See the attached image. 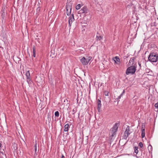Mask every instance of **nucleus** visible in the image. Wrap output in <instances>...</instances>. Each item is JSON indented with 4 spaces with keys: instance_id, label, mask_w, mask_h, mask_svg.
<instances>
[{
    "instance_id": "obj_1",
    "label": "nucleus",
    "mask_w": 158,
    "mask_h": 158,
    "mask_svg": "<svg viewBox=\"0 0 158 158\" xmlns=\"http://www.w3.org/2000/svg\"><path fill=\"white\" fill-rule=\"evenodd\" d=\"M148 59L151 62H156L157 60V56L154 53H151L150 54Z\"/></svg>"
},
{
    "instance_id": "obj_2",
    "label": "nucleus",
    "mask_w": 158,
    "mask_h": 158,
    "mask_svg": "<svg viewBox=\"0 0 158 158\" xmlns=\"http://www.w3.org/2000/svg\"><path fill=\"white\" fill-rule=\"evenodd\" d=\"M136 69V67L134 65L128 67L126 70V74L127 75H128L130 73L133 74L135 71Z\"/></svg>"
},
{
    "instance_id": "obj_3",
    "label": "nucleus",
    "mask_w": 158,
    "mask_h": 158,
    "mask_svg": "<svg viewBox=\"0 0 158 158\" xmlns=\"http://www.w3.org/2000/svg\"><path fill=\"white\" fill-rule=\"evenodd\" d=\"M92 57L90 56L87 57L85 58L83 57L81 60V61L83 65H86L91 59Z\"/></svg>"
},
{
    "instance_id": "obj_4",
    "label": "nucleus",
    "mask_w": 158,
    "mask_h": 158,
    "mask_svg": "<svg viewBox=\"0 0 158 158\" xmlns=\"http://www.w3.org/2000/svg\"><path fill=\"white\" fill-rule=\"evenodd\" d=\"M117 124V123H115L110 130L111 136L112 137L114 136L115 134L118 129Z\"/></svg>"
},
{
    "instance_id": "obj_5",
    "label": "nucleus",
    "mask_w": 158,
    "mask_h": 158,
    "mask_svg": "<svg viewBox=\"0 0 158 158\" xmlns=\"http://www.w3.org/2000/svg\"><path fill=\"white\" fill-rule=\"evenodd\" d=\"M130 131V128L129 126H128L126 128L125 131L123 136V138L125 139H127L129 135L130 134L129 131Z\"/></svg>"
},
{
    "instance_id": "obj_6",
    "label": "nucleus",
    "mask_w": 158,
    "mask_h": 158,
    "mask_svg": "<svg viewBox=\"0 0 158 158\" xmlns=\"http://www.w3.org/2000/svg\"><path fill=\"white\" fill-rule=\"evenodd\" d=\"M66 13L67 15H69L71 13L72 7L71 5H67L66 6Z\"/></svg>"
},
{
    "instance_id": "obj_7",
    "label": "nucleus",
    "mask_w": 158,
    "mask_h": 158,
    "mask_svg": "<svg viewBox=\"0 0 158 158\" xmlns=\"http://www.w3.org/2000/svg\"><path fill=\"white\" fill-rule=\"evenodd\" d=\"M74 16L73 14H72V15H70L69 18V23L70 27L71 26L72 23L74 21Z\"/></svg>"
},
{
    "instance_id": "obj_8",
    "label": "nucleus",
    "mask_w": 158,
    "mask_h": 158,
    "mask_svg": "<svg viewBox=\"0 0 158 158\" xmlns=\"http://www.w3.org/2000/svg\"><path fill=\"white\" fill-rule=\"evenodd\" d=\"M25 75L26 76L27 81L28 83H31L30 74L29 71L26 72Z\"/></svg>"
},
{
    "instance_id": "obj_9",
    "label": "nucleus",
    "mask_w": 158,
    "mask_h": 158,
    "mask_svg": "<svg viewBox=\"0 0 158 158\" xmlns=\"http://www.w3.org/2000/svg\"><path fill=\"white\" fill-rule=\"evenodd\" d=\"M88 11L87 8L86 6H84L79 11L81 13H86Z\"/></svg>"
},
{
    "instance_id": "obj_10",
    "label": "nucleus",
    "mask_w": 158,
    "mask_h": 158,
    "mask_svg": "<svg viewBox=\"0 0 158 158\" xmlns=\"http://www.w3.org/2000/svg\"><path fill=\"white\" fill-rule=\"evenodd\" d=\"M142 129H141V136L142 137V138L144 137L145 135V125L143 124H142L141 126Z\"/></svg>"
},
{
    "instance_id": "obj_11",
    "label": "nucleus",
    "mask_w": 158,
    "mask_h": 158,
    "mask_svg": "<svg viewBox=\"0 0 158 158\" xmlns=\"http://www.w3.org/2000/svg\"><path fill=\"white\" fill-rule=\"evenodd\" d=\"M114 61L116 63H117L118 64H119L120 62V60L117 57H115L114 58Z\"/></svg>"
},
{
    "instance_id": "obj_12",
    "label": "nucleus",
    "mask_w": 158,
    "mask_h": 158,
    "mask_svg": "<svg viewBox=\"0 0 158 158\" xmlns=\"http://www.w3.org/2000/svg\"><path fill=\"white\" fill-rule=\"evenodd\" d=\"M101 102L100 100H98V111H99L101 108Z\"/></svg>"
},
{
    "instance_id": "obj_13",
    "label": "nucleus",
    "mask_w": 158,
    "mask_h": 158,
    "mask_svg": "<svg viewBox=\"0 0 158 158\" xmlns=\"http://www.w3.org/2000/svg\"><path fill=\"white\" fill-rule=\"evenodd\" d=\"M69 127V125L68 124H66L64 126V131H68Z\"/></svg>"
},
{
    "instance_id": "obj_14",
    "label": "nucleus",
    "mask_w": 158,
    "mask_h": 158,
    "mask_svg": "<svg viewBox=\"0 0 158 158\" xmlns=\"http://www.w3.org/2000/svg\"><path fill=\"white\" fill-rule=\"evenodd\" d=\"M134 61V60L133 59H131L129 62V65H132L133 64V62Z\"/></svg>"
},
{
    "instance_id": "obj_15",
    "label": "nucleus",
    "mask_w": 158,
    "mask_h": 158,
    "mask_svg": "<svg viewBox=\"0 0 158 158\" xmlns=\"http://www.w3.org/2000/svg\"><path fill=\"white\" fill-rule=\"evenodd\" d=\"M96 38L97 40H100L102 39V37L101 36H97Z\"/></svg>"
},
{
    "instance_id": "obj_16",
    "label": "nucleus",
    "mask_w": 158,
    "mask_h": 158,
    "mask_svg": "<svg viewBox=\"0 0 158 158\" xmlns=\"http://www.w3.org/2000/svg\"><path fill=\"white\" fill-rule=\"evenodd\" d=\"M81 7V5L80 4H78L76 6V8L77 10H79L80 9Z\"/></svg>"
},
{
    "instance_id": "obj_17",
    "label": "nucleus",
    "mask_w": 158,
    "mask_h": 158,
    "mask_svg": "<svg viewBox=\"0 0 158 158\" xmlns=\"http://www.w3.org/2000/svg\"><path fill=\"white\" fill-rule=\"evenodd\" d=\"M35 154H36V155H37V153H36V151H37V143H36V142H35Z\"/></svg>"
},
{
    "instance_id": "obj_18",
    "label": "nucleus",
    "mask_w": 158,
    "mask_h": 158,
    "mask_svg": "<svg viewBox=\"0 0 158 158\" xmlns=\"http://www.w3.org/2000/svg\"><path fill=\"white\" fill-rule=\"evenodd\" d=\"M134 148L135 152L137 154L138 152V148L137 147H135Z\"/></svg>"
},
{
    "instance_id": "obj_19",
    "label": "nucleus",
    "mask_w": 158,
    "mask_h": 158,
    "mask_svg": "<svg viewBox=\"0 0 158 158\" xmlns=\"http://www.w3.org/2000/svg\"><path fill=\"white\" fill-rule=\"evenodd\" d=\"M6 15V13L4 12L2 13V17L3 19H4V18L5 17Z\"/></svg>"
},
{
    "instance_id": "obj_20",
    "label": "nucleus",
    "mask_w": 158,
    "mask_h": 158,
    "mask_svg": "<svg viewBox=\"0 0 158 158\" xmlns=\"http://www.w3.org/2000/svg\"><path fill=\"white\" fill-rule=\"evenodd\" d=\"M33 56L34 57H35V49L34 47L33 48Z\"/></svg>"
},
{
    "instance_id": "obj_21",
    "label": "nucleus",
    "mask_w": 158,
    "mask_h": 158,
    "mask_svg": "<svg viewBox=\"0 0 158 158\" xmlns=\"http://www.w3.org/2000/svg\"><path fill=\"white\" fill-rule=\"evenodd\" d=\"M55 115L57 117L59 116V112L58 111H56L55 113Z\"/></svg>"
},
{
    "instance_id": "obj_22",
    "label": "nucleus",
    "mask_w": 158,
    "mask_h": 158,
    "mask_svg": "<svg viewBox=\"0 0 158 158\" xmlns=\"http://www.w3.org/2000/svg\"><path fill=\"white\" fill-rule=\"evenodd\" d=\"M104 94H105V95L106 96H107L108 95L109 93L107 91H105Z\"/></svg>"
},
{
    "instance_id": "obj_23",
    "label": "nucleus",
    "mask_w": 158,
    "mask_h": 158,
    "mask_svg": "<svg viewBox=\"0 0 158 158\" xmlns=\"http://www.w3.org/2000/svg\"><path fill=\"white\" fill-rule=\"evenodd\" d=\"M139 145L140 148H142L143 147V144L142 142L139 143Z\"/></svg>"
},
{
    "instance_id": "obj_24",
    "label": "nucleus",
    "mask_w": 158,
    "mask_h": 158,
    "mask_svg": "<svg viewBox=\"0 0 158 158\" xmlns=\"http://www.w3.org/2000/svg\"><path fill=\"white\" fill-rule=\"evenodd\" d=\"M2 13H6V10L5 8H4L2 10Z\"/></svg>"
},
{
    "instance_id": "obj_25",
    "label": "nucleus",
    "mask_w": 158,
    "mask_h": 158,
    "mask_svg": "<svg viewBox=\"0 0 158 158\" xmlns=\"http://www.w3.org/2000/svg\"><path fill=\"white\" fill-rule=\"evenodd\" d=\"M122 95V94L120 95V96H119V97H118V99H120V98H121V95Z\"/></svg>"
},
{
    "instance_id": "obj_26",
    "label": "nucleus",
    "mask_w": 158,
    "mask_h": 158,
    "mask_svg": "<svg viewBox=\"0 0 158 158\" xmlns=\"http://www.w3.org/2000/svg\"><path fill=\"white\" fill-rule=\"evenodd\" d=\"M61 158H64V156L63 155H62Z\"/></svg>"
},
{
    "instance_id": "obj_27",
    "label": "nucleus",
    "mask_w": 158,
    "mask_h": 158,
    "mask_svg": "<svg viewBox=\"0 0 158 158\" xmlns=\"http://www.w3.org/2000/svg\"><path fill=\"white\" fill-rule=\"evenodd\" d=\"M83 49H84V48H82V49H80V50L82 51H83Z\"/></svg>"
},
{
    "instance_id": "obj_28",
    "label": "nucleus",
    "mask_w": 158,
    "mask_h": 158,
    "mask_svg": "<svg viewBox=\"0 0 158 158\" xmlns=\"http://www.w3.org/2000/svg\"><path fill=\"white\" fill-rule=\"evenodd\" d=\"M1 146H2V144L0 143V148H1Z\"/></svg>"
},
{
    "instance_id": "obj_29",
    "label": "nucleus",
    "mask_w": 158,
    "mask_h": 158,
    "mask_svg": "<svg viewBox=\"0 0 158 158\" xmlns=\"http://www.w3.org/2000/svg\"><path fill=\"white\" fill-rule=\"evenodd\" d=\"M139 65L140 66H141V64H140L139 63Z\"/></svg>"
},
{
    "instance_id": "obj_30",
    "label": "nucleus",
    "mask_w": 158,
    "mask_h": 158,
    "mask_svg": "<svg viewBox=\"0 0 158 158\" xmlns=\"http://www.w3.org/2000/svg\"><path fill=\"white\" fill-rule=\"evenodd\" d=\"M73 111H74V109L73 110Z\"/></svg>"
},
{
    "instance_id": "obj_31",
    "label": "nucleus",
    "mask_w": 158,
    "mask_h": 158,
    "mask_svg": "<svg viewBox=\"0 0 158 158\" xmlns=\"http://www.w3.org/2000/svg\"><path fill=\"white\" fill-rule=\"evenodd\" d=\"M157 19H158V18H157Z\"/></svg>"
}]
</instances>
